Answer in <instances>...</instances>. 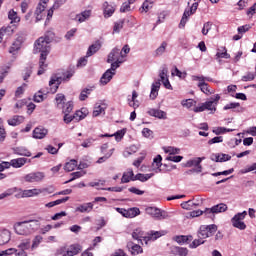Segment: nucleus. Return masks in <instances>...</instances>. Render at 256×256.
<instances>
[{
	"label": "nucleus",
	"mask_w": 256,
	"mask_h": 256,
	"mask_svg": "<svg viewBox=\"0 0 256 256\" xmlns=\"http://www.w3.org/2000/svg\"><path fill=\"white\" fill-rule=\"evenodd\" d=\"M49 43H51V39L48 36L40 37L34 43V53H40L38 75H43L47 70V55L51 51Z\"/></svg>",
	"instance_id": "nucleus-1"
},
{
	"label": "nucleus",
	"mask_w": 256,
	"mask_h": 256,
	"mask_svg": "<svg viewBox=\"0 0 256 256\" xmlns=\"http://www.w3.org/2000/svg\"><path fill=\"white\" fill-rule=\"evenodd\" d=\"M215 233H217V225L212 224V225H208V226H205V225L201 226L200 230L198 232L199 239H195L190 244L191 249H197V247H199V245H203V243H205L204 239L213 237V235H215Z\"/></svg>",
	"instance_id": "nucleus-2"
},
{
	"label": "nucleus",
	"mask_w": 256,
	"mask_h": 256,
	"mask_svg": "<svg viewBox=\"0 0 256 256\" xmlns=\"http://www.w3.org/2000/svg\"><path fill=\"white\" fill-rule=\"evenodd\" d=\"M36 227H39V220H28L16 223L14 229L17 235L28 237V235H33V232L37 230Z\"/></svg>",
	"instance_id": "nucleus-3"
},
{
	"label": "nucleus",
	"mask_w": 256,
	"mask_h": 256,
	"mask_svg": "<svg viewBox=\"0 0 256 256\" xmlns=\"http://www.w3.org/2000/svg\"><path fill=\"white\" fill-rule=\"evenodd\" d=\"M125 62V55L121 52V49L114 48L108 55L107 63H112V71H116L120 67L121 63Z\"/></svg>",
	"instance_id": "nucleus-4"
},
{
	"label": "nucleus",
	"mask_w": 256,
	"mask_h": 256,
	"mask_svg": "<svg viewBox=\"0 0 256 256\" xmlns=\"http://www.w3.org/2000/svg\"><path fill=\"white\" fill-rule=\"evenodd\" d=\"M221 96L217 94L215 98L208 100L199 106L194 108V113H203V111H210V113H215L217 111V104L219 103Z\"/></svg>",
	"instance_id": "nucleus-5"
},
{
	"label": "nucleus",
	"mask_w": 256,
	"mask_h": 256,
	"mask_svg": "<svg viewBox=\"0 0 256 256\" xmlns=\"http://www.w3.org/2000/svg\"><path fill=\"white\" fill-rule=\"evenodd\" d=\"M82 247L79 244L63 245L56 250V255L75 256L81 253Z\"/></svg>",
	"instance_id": "nucleus-6"
},
{
	"label": "nucleus",
	"mask_w": 256,
	"mask_h": 256,
	"mask_svg": "<svg viewBox=\"0 0 256 256\" xmlns=\"http://www.w3.org/2000/svg\"><path fill=\"white\" fill-rule=\"evenodd\" d=\"M145 211L147 215H150V217H152L153 219H156L157 221H162V219L169 218V213L157 207H147Z\"/></svg>",
	"instance_id": "nucleus-7"
},
{
	"label": "nucleus",
	"mask_w": 256,
	"mask_h": 256,
	"mask_svg": "<svg viewBox=\"0 0 256 256\" xmlns=\"http://www.w3.org/2000/svg\"><path fill=\"white\" fill-rule=\"evenodd\" d=\"M245 217H247V211L234 215V217L231 219L233 227L240 229V231H245V229H247V225L244 222Z\"/></svg>",
	"instance_id": "nucleus-8"
},
{
	"label": "nucleus",
	"mask_w": 256,
	"mask_h": 256,
	"mask_svg": "<svg viewBox=\"0 0 256 256\" xmlns=\"http://www.w3.org/2000/svg\"><path fill=\"white\" fill-rule=\"evenodd\" d=\"M43 179H45V173L43 172H32L23 177L25 183H41Z\"/></svg>",
	"instance_id": "nucleus-9"
},
{
	"label": "nucleus",
	"mask_w": 256,
	"mask_h": 256,
	"mask_svg": "<svg viewBox=\"0 0 256 256\" xmlns=\"http://www.w3.org/2000/svg\"><path fill=\"white\" fill-rule=\"evenodd\" d=\"M117 213H120L122 217H126L127 219H133L137 217V215H141V210L139 208H116Z\"/></svg>",
	"instance_id": "nucleus-10"
},
{
	"label": "nucleus",
	"mask_w": 256,
	"mask_h": 256,
	"mask_svg": "<svg viewBox=\"0 0 256 256\" xmlns=\"http://www.w3.org/2000/svg\"><path fill=\"white\" fill-rule=\"evenodd\" d=\"M18 252L16 253V256H29L27 254V251L31 249V239H24L18 244Z\"/></svg>",
	"instance_id": "nucleus-11"
},
{
	"label": "nucleus",
	"mask_w": 256,
	"mask_h": 256,
	"mask_svg": "<svg viewBox=\"0 0 256 256\" xmlns=\"http://www.w3.org/2000/svg\"><path fill=\"white\" fill-rule=\"evenodd\" d=\"M25 42V33L21 32L17 34L15 41L10 47L9 53H15V51H19L21 49V45Z\"/></svg>",
	"instance_id": "nucleus-12"
},
{
	"label": "nucleus",
	"mask_w": 256,
	"mask_h": 256,
	"mask_svg": "<svg viewBox=\"0 0 256 256\" xmlns=\"http://www.w3.org/2000/svg\"><path fill=\"white\" fill-rule=\"evenodd\" d=\"M225 211H227L226 204L220 203L213 206L212 208H206L204 211V215H215L217 213H225Z\"/></svg>",
	"instance_id": "nucleus-13"
},
{
	"label": "nucleus",
	"mask_w": 256,
	"mask_h": 256,
	"mask_svg": "<svg viewBox=\"0 0 256 256\" xmlns=\"http://www.w3.org/2000/svg\"><path fill=\"white\" fill-rule=\"evenodd\" d=\"M163 158L161 157V155H157L152 162V167L150 169L151 173H154V175H156L157 173H162L163 170L161 169L163 163Z\"/></svg>",
	"instance_id": "nucleus-14"
},
{
	"label": "nucleus",
	"mask_w": 256,
	"mask_h": 256,
	"mask_svg": "<svg viewBox=\"0 0 256 256\" xmlns=\"http://www.w3.org/2000/svg\"><path fill=\"white\" fill-rule=\"evenodd\" d=\"M49 134V130L43 126L36 127L32 132L33 139H45Z\"/></svg>",
	"instance_id": "nucleus-15"
},
{
	"label": "nucleus",
	"mask_w": 256,
	"mask_h": 256,
	"mask_svg": "<svg viewBox=\"0 0 256 256\" xmlns=\"http://www.w3.org/2000/svg\"><path fill=\"white\" fill-rule=\"evenodd\" d=\"M204 159L205 157H197V158L188 160L185 164V167H196L195 171L197 173H201L202 171L201 161H204Z\"/></svg>",
	"instance_id": "nucleus-16"
},
{
	"label": "nucleus",
	"mask_w": 256,
	"mask_h": 256,
	"mask_svg": "<svg viewBox=\"0 0 256 256\" xmlns=\"http://www.w3.org/2000/svg\"><path fill=\"white\" fill-rule=\"evenodd\" d=\"M163 235H167L166 231H155L151 232L148 236L143 238L145 245H149V241H157L159 237H163Z\"/></svg>",
	"instance_id": "nucleus-17"
},
{
	"label": "nucleus",
	"mask_w": 256,
	"mask_h": 256,
	"mask_svg": "<svg viewBox=\"0 0 256 256\" xmlns=\"http://www.w3.org/2000/svg\"><path fill=\"white\" fill-rule=\"evenodd\" d=\"M210 159L211 161H215V163H225L226 161H231V155L215 153L211 155Z\"/></svg>",
	"instance_id": "nucleus-18"
},
{
	"label": "nucleus",
	"mask_w": 256,
	"mask_h": 256,
	"mask_svg": "<svg viewBox=\"0 0 256 256\" xmlns=\"http://www.w3.org/2000/svg\"><path fill=\"white\" fill-rule=\"evenodd\" d=\"M59 85H61V78L58 76H52L49 81V91L48 93H57V89H59Z\"/></svg>",
	"instance_id": "nucleus-19"
},
{
	"label": "nucleus",
	"mask_w": 256,
	"mask_h": 256,
	"mask_svg": "<svg viewBox=\"0 0 256 256\" xmlns=\"http://www.w3.org/2000/svg\"><path fill=\"white\" fill-rule=\"evenodd\" d=\"M44 191H47V189L34 188L23 190L22 197H39V195H41V193H44Z\"/></svg>",
	"instance_id": "nucleus-20"
},
{
	"label": "nucleus",
	"mask_w": 256,
	"mask_h": 256,
	"mask_svg": "<svg viewBox=\"0 0 256 256\" xmlns=\"http://www.w3.org/2000/svg\"><path fill=\"white\" fill-rule=\"evenodd\" d=\"M102 7L105 19H109V17H112L113 13H115V6L109 2H104Z\"/></svg>",
	"instance_id": "nucleus-21"
},
{
	"label": "nucleus",
	"mask_w": 256,
	"mask_h": 256,
	"mask_svg": "<svg viewBox=\"0 0 256 256\" xmlns=\"http://www.w3.org/2000/svg\"><path fill=\"white\" fill-rule=\"evenodd\" d=\"M113 75H115V70L111 67V69H108L100 78V84L107 85V83L113 79Z\"/></svg>",
	"instance_id": "nucleus-22"
},
{
	"label": "nucleus",
	"mask_w": 256,
	"mask_h": 256,
	"mask_svg": "<svg viewBox=\"0 0 256 256\" xmlns=\"http://www.w3.org/2000/svg\"><path fill=\"white\" fill-rule=\"evenodd\" d=\"M100 151L104 157H108L111 159L113 154L115 153V148L109 146V143L102 144L100 147Z\"/></svg>",
	"instance_id": "nucleus-23"
},
{
	"label": "nucleus",
	"mask_w": 256,
	"mask_h": 256,
	"mask_svg": "<svg viewBox=\"0 0 256 256\" xmlns=\"http://www.w3.org/2000/svg\"><path fill=\"white\" fill-rule=\"evenodd\" d=\"M45 9H47V6L45 4H38L34 13V23H39V21L43 19V11H45Z\"/></svg>",
	"instance_id": "nucleus-24"
},
{
	"label": "nucleus",
	"mask_w": 256,
	"mask_h": 256,
	"mask_svg": "<svg viewBox=\"0 0 256 256\" xmlns=\"http://www.w3.org/2000/svg\"><path fill=\"white\" fill-rule=\"evenodd\" d=\"M159 89H161V82L159 80H156L152 83L151 86L150 99H152V101H154V99H157V96L159 95Z\"/></svg>",
	"instance_id": "nucleus-25"
},
{
	"label": "nucleus",
	"mask_w": 256,
	"mask_h": 256,
	"mask_svg": "<svg viewBox=\"0 0 256 256\" xmlns=\"http://www.w3.org/2000/svg\"><path fill=\"white\" fill-rule=\"evenodd\" d=\"M216 59L221 63V59H231V55L227 53V48L225 46H221L217 49Z\"/></svg>",
	"instance_id": "nucleus-26"
},
{
	"label": "nucleus",
	"mask_w": 256,
	"mask_h": 256,
	"mask_svg": "<svg viewBox=\"0 0 256 256\" xmlns=\"http://www.w3.org/2000/svg\"><path fill=\"white\" fill-rule=\"evenodd\" d=\"M89 17H91V10H85L77 14L74 18V21H77L78 23H85Z\"/></svg>",
	"instance_id": "nucleus-27"
},
{
	"label": "nucleus",
	"mask_w": 256,
	"mask_h": 256,
	"mask_svg": "<svg viewBox=\"0 0 256 256\" xmlns=\"http://www.w3.org/2000/svg\"><path fill=\"white\" fill-rule=\"evenodd\" d=\"M138 97H139V94L137 93V91L134 90L132 92V97L128 98L129 107H133V109H138L139 107V100H137Z\"/></svg>",
	"instance_id": "nucleus-28"
},
{
	"label": "nucleus",
	"mask_w": 256,
	"mask_h": 256,
	"mask_svg": "<svg viewBox=\"0 0 256 256\" xmlns=\"http://www.w3.org/2000/svg\"><path fill=\"white\" fill-rule=\"evenodd\" d=\"M88 115L89 110L87 108H82L74 113V119L75 121H83V119H85V117H87Z\"/></svg>",
	"instance_id": "nucleus-29"
},
{
	"label": "nucleus",
	"mask_w": 256,
	"mask_h": 256,
	"mask_svg": "<svg viewBox=\"0 0 256 256\" xmlns=\"http://www.w3.org/2000/svg\"><path fill=\"white\" fill-rule=\"evenodd\" d=\"M27 163V158H17L13 159L9 162L10 167H14V169H20V167H23Z\"/></svg>",
	"instance_id": "nucleus-30"
},
{
	"label": "nucleus",
	"mask_w": 256,
	"mask_h": 256,
	"mask_svg": "<svg viewBox=\"0 0 256 256\" xmlns=\"http://www.w3.org/2000/svg\"><path fill=\"white\" fill-rule=\"evenodd\" d=\"M148 113L152 117H157V119H167V112L157 109H150Z\"/></svg>",
	"instance_id": "nucleus-31"
},
{
	"label": "nucleus",
	"mask_w": 256,
	"mask_h": 256,
	"mask_svg": "<svg viewBox=\"0 0 256 256\" xmlns=\"http://www.w3.org/2000/svg\"><path fill=\"white\" fill-rule=\"evenodd\" d=\"M23 121H25V118H23L22 116H14V117L8 119L7 123L11 127H17V125H21V123H23Z\"/></svg>",
	"instance_id": "nucleus-32"
},
{
	"label": "nucleus",
	"mask_w": 256,
	"mask_h": 256,
	"mask_svg": "<svg viewBox=\"0 0 256 256\" xmlns=\"http://www.w3.org/2000/svg\"><path fill=\"white\" fill-rule=\"evenodd\" d=\"M8 19L11 23H21V17L17 14V11L13 9L8 11Z\"/></svg>",
	"instance_id": "nucleus-33"
},
{
	"label": "nucleus",
	"mask_w": 256,
	"mask_h": 256,
	"mask_svg": "<svg viewBox=\"0 0 256 256\" xmlns=\"http://www.w3.org/2000/svg\"><path fill=\"white\" fill-rule=\"evenodd\" d=\"M129 181H135V174L131 169L125 172L121 178V183H129Z\"/></svg>",
	"instance_id": "nucleus-34"
},
{
	"label": "nucleus",
	"mask_w": 256,
	"mask_h": 256,
	"mask_svg": "<svg viewBox=\"0 0 256 256\" xmlns=\"http://www.w3.org/2000/svg\"><path fill=\"white\" fill-rule=\"evenodd\" d=\"M76 211L79 213H89L93 211V203L89 202L83 205H80L76 208Z\"/></svg>",
	"instance_id": "nucleus-35"
},
{
	"label": "nucleus",
	"mask_w": 256,
	"mask_h": 256,
	"mask_svg": "<svg viewBox=\"0 0 256 256\" xmlns=\"http://www.w3.org/2000/svg\"><path fill=\"white\" fill-rule=\"evenodd\" d=\"M143 235H145V233L143 232V230H141V228L135 229L132 233L133 239H136V241H141L142 245L143 243H145V241H143V238L147 237Z\"/></svg>",
	"instance_id": "nucleus-36"
},
{
	"label": "nucleus",
	"mask_w": 256,
	"mask_h": 256,
	"mask_svg": "<svg viewBox=\"0 0 256 256\" xmlns=\"http://www.w3.org/2000/svg\"><path fill=\"white\" fill-rule=\"evenodd\" d=\"M155 173H149V174H137L136 177H134V181H141L142 183H145V181H149L151 177H154Z\"/></svg>",
	"instance_id": "nucleus-37"
},
{
	"label": "nucleus",
	"mask_w": 256,
	"mask_h": 256,
	"mask_svg": "<svg viewBox=\"0 0 256 256\" xmlns=\"http://www.w3.org/2000/svg\"><path fill=\"white\" fill-rule=\"evenodd\" d=\"M128 249H130L131 255H139V253H143V248L139 246V244H128Z\"/></svg>",
	"instance_id": "nucleus-38"
},
{
	"label": "nucleus",
	"mask_w": 256,
	"mask_h": 256,
	"mask_svg": "<svg viewBox=\"0 0 256 256\" xmlns=\"http://www.w3.org/2000/svg\"><path fill=\"white\" fill-rule=\"evenodd\" d=\"M11 239V233L7 230L0 233V245H5V243H9Z\"/></svg>",
	"instance_id": "nucleus-39"
},
{
	"label": "nucleus",
	"mask_w": 256,
	"mask_h": 256,
	"mask_svg": "<svg viewBox=\"0 0 256 256\" xmlns=\"http://www.w3.org/2000/svg\"><path fill=\"white\" fill-rule=\"evenodd\" d=\"M66 99L63 94H57L55 98V105L58 109L63 108V106L66 104L65 103Z\"/></svg>",
	"instance_id": "nucleus-40"
},
{
	"label": "nucleus",
	"mask_w": 256,
	"mask_h": 256,
	"mask_svg": "<svg viewBox=\"0 0 256 256\" xmlns=\"http://www.w3.org/2000/svg\"><path fill=\"white\" fill-rule=\"evenodd\" d=\"M92 115L93 117H99V115H105V106L96 104Z\"/></svg>",
	"instance_id": "nucleus-41"
},
{
	"label": "nucleus",
	"mask_w": 256,
	"mask_h": 256,
	"mask_svg": "<svg viewBox=\"0 0 256 256\" xmlns=\"http://www.w3.org/2000/svg\"><path fill=\"white\" fill-rule=\"evenodd\" d=\"M75 169H77V160H70L64 165V171H67L68 173L71 171H75Z\"/></svg>",
	"instance_id": "nucleus-42"
},
{
	"label": "nucleus",
	"mask_w": 256,
	"mask_h": 256,
	"mask_svg": "<svg viewBox=\"0 0 256 256\" xmlns=\"http://www.w3.org/2000/svg\"><path fill=\"white\" fill-rule=\"evenodd\" d=\"M67 201H69V197H65L62 199H58L56 201L49 202V203L45 204V207H47L48 209H51V207L61 205V203H67Z\"/></svg>",
	"instance_id": "nucleus-43"
},
{
	"label": "nucleus",
	"mask_w": 256,
	"mask_h": 256,
	"mask_svg": "<svg viewBox=\"0 0 256 256\" xmlns=\"http://www.w3.org/2000/svg\"><path fill=\"white\" fill-rule=\"evenodd\" d=\"M14 151H15L16 155H22L24 157H31V152H29L28 149L23 146L15 148Z\"/></svg>",
	"instance_id": "nucleus-44"
},
{
	"label": "nucleus",
	"mask_w": 256,
	"mask_h": 256,
	"mask_svg": "<svg viewBox=\"0 0 256 256\" xmlns=\"http://www.w3.org/2000/svg\"><path fill=\"white\" fill-rule=\"evenodd\" d=\"M125 133H127V129L118 130L114 134H110V137H115V141L119 143L125 137Z\"/></svg>",
	"instance_id": "nucleus-45"
},
{
	"label": "nucleus",
	"mask_w": 256,
	"mask_h": 256,
	"mask_svg": "<svg viewBox=\"0 0 256 256\" xmlns=\"http://www.w3.org/2000/svg\"><path fill=\"white\" fill-rule=\"evenodd\" d=\"M172 77H179V79H185L187 77V73L181 72L177 67H174L171 70Z\"/></svg>",
	"instance_id": "nucleus-46"
},
{
	"label": "nucleus",
	"mask_w": 256,
	"mask_h": 256,
	"mask_svg": "<svg viewBox=\"0 0 256 256\" xmlns=\"http://www.w3.org/2000/svg\"><path fill=\"white\" fill-rule=\"evenodd\" d=\"M191 15H193V12L191 10L184 11L182 19L180 21V27H185L187 20L189 19V17H191Z\"/></svg>",
	"instance_id": "nucleus-47"
},
{
	"label": "nucleus",
	"mask_w": 256,
	"mask_h": 256,
	"mask_svg": "<svg viewBox=\"0 0 256 256\" xmlns=\"http://www.w3.org/2000/svg\"><path fill=\"white\" fill-rule=\"evenodd\" d=\"M163 151L164 153H168V155H179L181 150L173 146H168V147H164Z\"/></svg>",
	"instance_id": "nucleus-48"
},
{
	"label": "nucleus",
	"mask_w": 256,
	"mask_h": 256,
	"mask_svg": "<svg viewBox=\"0 0 256 256\" xmlns=\"http://www.w3.org/2000/svg\"><path fill=\"white\" fill-rule=\"evenodd\" d=\"M99 49H101V46L99 44H93L89 47L86 57H91V55H95V53L98 52Z\"/></svg>",
	"instance_id": "nucleus-49"
},
{
	"label": "nucleus",
	"mask_w": 256,
	"mask_h": 256,
	"mask_svg": "<svg viewBox=\"0 0 256 256\" xmlns=\"http://www.w3.org/2000/svg\"><path fill=\"white\" fill-rule=\"evenodd\" d=\"M41 241H43V236L41 235L35 236L32 241L31 250L33 251V249H37V247L41 245Z\"/></svg>",
	"instance_id": "nucleus-50"
},
{
	"label": "nucleus",
	"mask_w": 256,
	"mask_h": 256,
	"mask_svg": "<svg viewBox=\"0 0 256 256\" xmlns=\"http://www.w3.org/2000/svg\"><path fill=\"white\" fill-rule=\"evenodd\" d=\"M239 107H241V104H239V102H231L229 104H226L223 109L224 111H229V110H235V109H239Z\"/></svg>",
	"instance_id": "nucleus-51"
},
{
	"label": "nucleus",
	"mask_w": 256,
	"mask_h": 256,
	"mask_svg": "<svg viewBox=\"0 0 256 256\" xmlns=\"http://www.w3.org/2000/svg\"><path fill=\"white\" fill-rule=\"evenodd\" d=\"M60 109H62V113H64V114L71 113V111H73V102H71V101L66 102L64 104V106L62 108H60Z\"/></svg>",
	"instance_id": "nucleus-52"
},
{
	"label": "nucleus",
	"mask_w": 256,
	"mask_h": 256,
	"mask_svg": "<svg viewBox=\"0 0 256 256\" xmlns=\"http://www.w3.org/2000/svg\"><path fill=\"white\" fill-rule=\"evenodd\" d=\"M133 153H137V146L132 145L128 148L125 149V151L123 152L124 157H129L131 155H133Z\"/></svg>",
	"instance_id": "nucleus-53"
},
{
	"label": "nucleus",
	"mask_w": 256,
	"mask_h": 256,
	"mask_svg": "<svg viewBox=\"0 0 256 256\" xmlns=\"http://www.w3.org/2000/svg\"><path fill=\"white\" fill-rule=\"evenodd\" d=\"M18 249L16 248H9L7 250H3L0 252V256H9V255H15L17 256Z\"/></svg>",
	"instance_id": "nucleus-54"
},
{
	"label": "nucleus",
	"mask_w": 256,
	"mask_h": 256,
	"mask_svg": "<svg viewBox=\"0 0 256 256\" xmlns=\"http://www.w3.org/2000/svg\"><path fill=\"white\" fill-rule=\"evenodd\" d=\"M88 185H89V187H97V189L105 190V188H103L105 185V180H98L95 182H90Z\"/></svg>",
	"instance_id": "nucleus-55"
},
{
	"label": "nucleus",
	"mask_w": 256,
	"mask_h": 256,
	"mask_svg": "<svg viewBox=\"0 0 256 256\" xmlns=\"http://www.w3.org/2000/svg\"><path fill=\"white\" fill-rule=\"evenodd\" d=\"M0 35L5 37V35H13V29L11 26H4L0 29Z\"/></svg>",
	"instance_id": "nucleus-56"
},
{
	"label": "nucleus",
	"mask_w": 256,
	"mask_h": 256,
	"mask_svg": "<svg viewBox=\"0 0 256 256\" xmlns=\"http://www.w3.org/2000/svg\"><path fill=\"white\" fill-rule=\"evenodd\" d=\"M174 251H175V253H177V255H180V256H187V255H189V250L187 248L175 247Z\"/></svg>",
	"instance_id": "nucleus-57"
},
{
	"label": "nucleus",
	"mask_w": 256,
	"mask_h": 256,
	"mask_svg": "<svg viewBox=\"0 0 256 256\" xmlns=\"http://www.w3.org/2000/svg\"><path fill=\"white\" fill-rule=\"evenodd\" d=\"M167 49V42H163L160 47H158L155 51V55H157L158 57L163 55V53H165Z\"/></svg>",
	"instance_id": "nucleus-58"
},
{
	"label": "nucleus",
	"mask_w": 256,
	"mask_h": 256,
	"mask_svg": "<svg viewBox=\"0 0 256 256\" xmlns=\"http://www.w3.org/2000/svg\"><path fill=\"white\" fill-rule=\"evenodd\" d=\"M198 87L201 89L202 93H205V95H211L213 92L211 89H209V84H198Z\"/></svg>",
	"instance_id": "nucleus-59"
},
{
	"label": "nucleus",
	"mask_w": 256,
	"mask_h": 256,
	"mask_svg": "<svg viewBox=\"0 0 256 256\" xmlns=\"http://www.w3.org/2000/svg\"><path fill=\"white\" fill-rule=\"evenodd\" d=\"M25 89H27V84L24 83L22 84L20 87H18L15 91V97L19 98L21 97V95H23V93H25Z\"/></svg>",
	"instance_id": "nucleus-60"
},
{
	"label": "nucleus",
	"mask_w": 256,
	"mask_h": 256,
	"mask_svg": "<svg viewBox=\"0 0 256 256\" xmlns=\"http://www.w3.org/2000/svg\"><path fill=\"white\" fill-rule=\"evenodd\" d=\"M193 81H198V85H203L205 84V81H211V78H207L204 76H192Z\"/></svg>",
	"instance_id": "nucleus-61"
},
{
	"label": "nucleus",
	"mask_w": 256,
	"mask_h": 256,
	"mask_svg": "<svg viewBox=\"0 0 256 256\" xmlns=\"http://www.w3.org/2000/svg\"><path fill=\"white\" fill-rule=\"evenodd\" d=\"M29 5H31V0H23L20 4L21 12L27 13V9H29Z\"/></svg>",
	"instance_id": "nucleus-62"
},
{
	"label": "nucleus",
	"mask_w": 256,
	"mask_h": 256,
	"mask_svg": "<svg viewBox=\"0 0 256 256\" xmlns=\"http://www.w3.org/2000/svg\"><path fill=\"white\" fill-rule=\"evenodd\" d=\"M212 27H213V23H211V22L204 23L203 28H202V35H208L209 31Z\"/></svg>",
	"instance_id": "nucleus-63"
},
{
	"label": "nucleus",
	"mask_w": 256,
	"mask_h": 256,
	"mask_svg": "<svg viewBox=\"0 0 256 256\" xmlns=\"http://www.w3.org/2000/svg\"><path fill=\"white\" fill-rule=\"evenodd\" d=\"M123 29V21L120 20L114 24L113 33H119Z\"/></svg>",
	"instance_id": "nucleus-64"
}]
</instances>
